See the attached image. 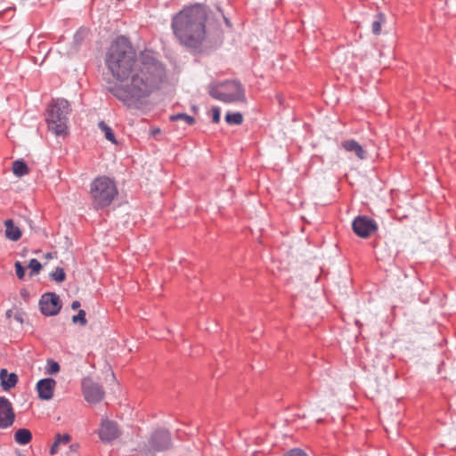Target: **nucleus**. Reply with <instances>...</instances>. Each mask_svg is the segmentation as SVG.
I'll return each instance as SVG.
<instances>
[{
    "label": "nucleus",
    "mask_w": 456,
    "mask_h": 456,
    "mask_svg": "<svg viewBox=\"0 0 456 456\" xmlns=\"http://www.w3.org/2000/svg\"><path fill=\"white\" fill-rule=\"evenodd\" d=\"M105 61L116 79L108 84L106 90L129 110L145 108L149 97L160 88L166 76L161 62L150 53L137 56L124 37L111 44Z\"/></svg>",
    "instance_id": "f257e3e1"
},
{
    "label": "nucleus",
    "mask_w": 456,
    "mask_h": 456,
    "mask_svg": "<svg viewBox=\"0 0 456 456\" xmlns=\"http://www.w3.org/2000/svg\"><path fill=\"white\" fill-rule=\"evenodd\" d=\"M206 10L200 5L184 8L173 19L172 27L177 38L189 47H198L205 39Z\"/></svg>",
    "instance_id": "f03ea898"
},
{
    "label": "nucleus",
    "mask_w": 456,
    "mask_h": 456,
    "mask_svg": "<svg viewBox=\"0 0 456 456\" xmlns=\"http://www.w3.org/2000/svg\"><path fill=\"white\" fill-rule=\"evenodd\" d=\"M90 194L95 208L110 206L118 196L115 183L106 176H101L91 183Z\"/></svg>",
    "instance_id": "7ed1b4c3"
},
{
    "label": "nucleus",
    "mask_w": 456,
    "mask_h": 456,
    "mask_svg": "<svg viewBox=\"0 0 456 456\" xmlns=\"http://www.w3.org/2000/svg\"><path fill=\"white\" fill-rule=\"evenodd\" d=\"M208 94L215 99L225 103L245 102L242 86L235 80L214 82L208 86Z\"/></svg>",
    "instance_id": "20e7f679"
},
{
    "label": "nucleus",
    "mask_w": 456,
    "mask_h": 456,
    "mask_svg": "<svg viewBox=\"0 0 456 456\" xmlns=\"http://www.w3.org/2000/svg\"><path fill=\"white\" fill-rule=\"evenodd\" d=\"M69 113V104L64 99H57L47 111V125L50 131L56 135L67 133V121Z\"/></svg>",
    "instance_id": "39448f33"
},
{
    "label": "nucleus",
    "mask_w": 456,
    "mask_h": 456,
    "mask_svg": "<svg viewBox=\"0 0 456 456\" xmlns=\"http://www.w3.org/2000/svg\"><path fill=\"white\" fill-rule=\"evenodd\" d=\"M82 392L85 400L89 403H98L104 397V390L90 378L82 380Z\"/></svg>",
    "instance_id": "423d86ee"
},
{
    "label": "nucleus",
    "mask_w": 456,
    "mask_h": 456,
    "mask_svg": "<svg viewBox=\"0 0 456 456\" xmlns=\"http://www.w3.org/2000/svg\"><path fill=\"white\" fill-rule=\"evenodd\" d=\"M41 313L46 316L56 315L61 308V304L58 295L55 293H45L39 301Z\"/></svg>",
    "instance_id": "0eeeda50"
},
{
    "label": "nucleus",
    "mask_w": 456,
    "mask_h": 456,
    "mask_svg": "<svg viewBox=\"0 0 456 456\" xmlns=\"http://www.w3.org/2000/svg\"><path fill=\"white\" fill-rule=\"evenodd\" d=\"M121 431L118 424L108 419H102L98 429V436L103 443H110L118 438Z\"/></svg>",
    "instance_id": "6e6552de"
},
{
    "label": "nucleus",
    "mask_w": 456,
    "mask_h": 456,
    "mask_svg": "<svg viewBox=\"0 0 456 456\" xmlns=\"http://www.w3.org/2000/svg\"><path fill=\"white\" fill-rule=\"evenodd\" d=\"M352 228L359 237L367 238L377 230V224L365 216H360L353 221Z\"/></svg>",
    "instance_id": "1a4fd4ad"
},
{
    "label": "nucleus",
    "mask_w": 456,
    "mask_h": 456,
    "mask_svg": "<svg viewBox=\"0 0 456 456\" xmlns=\"http://www.w3.org/2000/svg\"><path fill=\"white\" fill-rule=\"evenodd\" d=\"M14 412L11 402L3 396H0V428H6L12 425L14 421Z\"/></svg>",
    "instance_id": "9d476101"
},
{
    "label": "nucleus",
    "mask_w": 456,
    "mask_h": 456,
    "mask_svg": "<svg viewBox=\"0 0 456 456\" xmlns=\"http://www.w3.org/2000/svg\"><path fill=\"white\" fill-rule=\"evenodd\" d=\"M171 436L168 431L159 430L151 436L150 444L151 449L154 452H161L170 448Z\"/></svg>",
    "instance_id": "9b49d317"
},
{
    "label": "nucleus",
    "mask_w": 456,
    "mask_h": 456,
    "mask_svg": "<svg viewBox=\"0 0 456 456\" xmlns=\"http://www.w3.org/2000/svg\"><path fill=\"white\" fill-rule=\"evenodd\" d=\"M55 386L56 382L53 379H44L39 380L37 384V390L39 398L46 401L52 399Z\"/></svg>",
    "instance_id": "f8f14e48"
},
{
    "label": "nucleus",
    "mask_w": 456,
    "mask_h": 456,
    "mask_svg": "<svg viewBox=\"0 0 456 456\" xmlns=\"http://www.w3.org/2000/svg\"><path fill=\"white\" fill-rule=\"evenodd\" d=\"M341 146L346 151L353 152L360 160H364L367 158V151L353 139L342 142Z\"/></svg>",
    "instance_id": "ddd939ff"
},
{
    "label": "nucleus",
    "mask_w": 456,
    "mask_h": 456,
    "mask_svg": "<svg viewBox=\"0 0 456 456\" xmlns=\"http://www.w3.org/2000/svg\"><path fill=\"white\" fill-rule=\"evenodd\" d=\"M1 387L4 391H9L14 387L18 382V376L15 373H9L7 370H0Z\"/></svg>",
    "instance_id": "4468645a"
},
{
    "label": "nucleus",
    "mask_w": 456,
    "mask_h": 456,
    "mask_svg": "<svg viewBox=\"0 0 456 456\" xmlns=\"http://www.w3.org/2000/svg\"><path fill=\"white\" fill-rule=\"evenodd\" d=\"M5 230H4V235L5 237L12 240V241H17L21 237V231L20 229L14 224L13 220L7 219L4 223Z\"/></svg>",
    "instance_id": "2eb2a0df"
},
{
    "label": "nucleus",
    "mask_w": 456,
    "mask_h": 456,
    "mask_svg": "<svg viewBox=\"0 0 456 456\" xmlns=\"http://www.w3.org/2000/svg\"><path fill=\"white\" fill-rule=\"evenodd\" d=\"M70 440L71 437L68 434H57L55 436V441L50 449V453L52 455L56 454L59 452L60 446L68 444L70 442Z\"/></svg>",
    "instance_id": "dca6fc26"
},
{
    "label": "nucleus",
    "mask_w": 456,
    "mask_h": 456,
    "mask_svg": "<svg viewBox=\"0 0 456 456\" xmlns=\"http://www.w3.org/2000/svg\"><path fill=\"white\" fill-rule=\"evenodd\" d=\"M32 439L31 432L27 428H20L14 434V440L21 445L28 444Z\"/></svg>",
    "instance_id": "f3484780"
},
{
    "label": "nucleus",
    "mask_w": 456,
    "mask_h": 456,
    "mask_svg": "<svg viewBox=\"0 0 456 456\" xmlns=\"http://www.w3.org/2000/svg\"><path fill=\"white\" fill-rule=\"evenodd\" d=\"M12 170L13 175L18 177H21L29 173L28 167L23 160H20V159L15 160L12 163Z\"/></svg>",
    "instance_id": "a211bd4d"
},
{
    "label": "nucleus",
    "mask_w": 456,
    "mask_h": 456,
    "mask_svg": "<svg viewBox=\"0 0 456 456\" xmlns=\"http://www.w3.org/2000/svg\"><path fill=\"white\" fill-rule=\"evenodd\" d=\"M375 20L371 23V31L375 36H379L381 33V27L386 21V16L382 12H379Z\"/></svg>",
    "instance_id": "6ab92c4d"
},
{
    "label": "nucleus",
    "mask_w": 456,
    "mask_h": 456,
    "mask_svg": "<svg viewBox=\"0 0 456 456\" xmlns=\"http://www.w3.org/2000/svg\"><path fill=\"white\" fill-rule=\"evenodd\" d=\"M98 126L100 130L104 134V136L108 141L114 144L117 143L112 129L104 121H100Z\"/></svg>",
    "instance_id": "aec40b11"
},
{
    "label": "nucleus",
    "mask_w": 456,
    "mask_h": 456,
    "mask_svg": "<svg viewBox=\"0 0 456 456\" xmlns=\"http://www.w3.org/2000/svg\"><path fill=\"white\" fill-rule=\"evenodd\" d=\"M225 121L229 125H240L243 122V116L240 112H228L225 115Z\"/></svg>",
    "instance_id": "412c9836"
},
{
    "label": "nucleus",
    "mask_w": 456,
    "mask_h": 456,
    "mask_svg": "<svg viewBox=\"0 0 456 456\" xmlns=\"http://www.w3.org/2000/svg\"><path fill=\"white\" fill-rule=\"evenodd\" d=\"M170 119L172 121L182 120V121H184L185 123H187L188 125H192L195 122V119H194L193 117L189 116V115L184 114V113H179V114H176V115H173V116L170 117Z\"/></svg>",
    "instance_id": "4be33fe9"
},
{
    "label": "nucleus",
    "mask_w": 456,
    "mask_h": 456,
    "mask_svg": "<svg viewBox=\"0 0 456 456\" xmlns=\"http://www.w3.org/2000/svg\"><path fill=\"white\" fill-rule=\"evenodd\" d=\"M50 276L53 281L57 282H62L66 278L64 270L61 267H57L55 271L50 274Z\"/></svg>",
    "instance_id": "5701e85b"
},
{
    "label": "nucleus",
    "mask_w": 456,
    "mask_h": 456,
    "mask_svg": "<svg viewBox=\"0 0 456 456\" xmlns=\"http://www.w3.org/2000/svg\"><path fill=\"white\" fill-rule=\"evenodd\" d=\"M72 322L74 323H80L82 326H85L87 322L86 319V312L84 310H79L77 314L72 317Z\"/></svg>",
    "instance_id": "b1692460"
},
{
    "label": "nucleus",
    "mask_w": 456,
    "mask_h": 456,
    "mask_svg": "<svg viewBox=\"0 0 456 456\" xmlns=\"http://www.w3.org/2000/svg\"><path fill=\"white\" fill-rule=\"evenodd\" d=\"M60 370V365L58 362L53 361V360H48L47 362V372L49 374H56L58 373Z\"/></svg>",
    "instance_id": "393cba45"
},
{
    "label": "nucleus",
    "mask_w": 456,
    "mask_h": 456,
    "mask_svg": "<svg viewBox=\"0 0 456 456\" xmlns=\"http://www.w3.org/2000/svg\"><path fill=\"white\" fill-rule=\"evenodd\" d=\"M28 267L32 270V273H38L42 268L41 264L37 259H31Z\"/></svg>",
    "instance_id": "a878e982"
},
{
    "label": "nucleus",
    "mask_w": 456,
    "mask_h": 456,
    "mask_svg": "<svg viewBox=\"0 0 456 456\" xmlns=\"http://www.w3.org/2000/svg\"><path fill=\"white\" fill-rule=\"evenodd\" d=\"M16 275L19 279H23L25 275V269L20 262L15 263Z\"/></svg>",
    "instance_id": "bb28decb"
},
{
    "label": "nucleus",
    "mask_w": 456,
    "mask_h": 456,
    "mask_svg": "<svg viewBox=\"0 0 456 456\" xmlns=\"http://www.w3.org/2000/svg\"><path fill=\"white\" fill-rule=\"evenodd\" d=\"M212 113H213V116H212L213 122L218 123L220 121V109L218 107H214L212 109Z\"/></svg>",
    "instance_id": "cd10ccee"
},
{
    "label": "nucleus",
    "mask_w": 456,
    "mask_h": 456,
    "mask_svg": "<svg viewBox=\"0 0 456 456\" xmlns=\"http://www.w3.org/2000/svg\"><path fill=\"white\" fill-rule=\"evenodd\" d=\"M24 315L25 314L21 311H16L13 314V317L16 322L22 324L24 322Z\"/></svg>",
    "instance_id": "c85d7f7f"
},
{
    "label": "nucleus",
    "mask_w": 456,
    "mask_h": 456,
    "mask_svg": "<svg viewBox=\"0 0 456 456\" xmlns=\"http://www.w3.org/2000/svg\"><path fill=\"white\" fill-rule=\"evenodd\" d=\"M285 456H307L305 452L299 449L289 451Z\"/></svg>",
    "instance_id": "c756f323"
},
{
    "label": "nucleus",
    "mask_w": 456,
    "mask_h": 456,
    "mask_svg": "<svg viewBox=\"0 0 456 456\" xmlns=\"http://www.w3.org/2000/svg\"><path fill=\"white\" fill-rule=\"evenodd\" d=\"M79 307H80V302H79V301L75 300V301H73V302H72V304H71V308H72L73 310H77V308H79Z\"/></svg>",
    "instance_id": "7c9ffc66"
},
{
    "label": "nucleus",
    "mask_w": 456,
    "mask_h": 456,
    "mask_svg": "<svg viewBox=\"0 0 456 456\" xmlns=\"http://www.w3.org/2000/svg\"><path fill=\"white\" fill-rule=\"evenodd\" d=\"M13 311L12 310H8L5 314L6 317L7 318H11L12 316H13Z\"/></svg>",
    "instance_id": "2f4dec72"
},
{
    "label": "nucleus",
    "mask_w": 456,
    "mask_h": 456,
    "mask_svg": "<svg viewBox=\"0 0 456 456\" xmlns=\"http://www.w3.org/2000/svg\"><path fill=\"white\" fill-rule=\"evenodd\" d=\"M45 257H46V258H51V257H52V253H47V254L45 255Z\"/></svg>",
    "instance_id": "473e14b6"
},
{
    "label": "nucleus",
    "mask_w": 456,
    "mask_h": 456,
    "mask_svg": "<svg viewBox=\"0 0 456 456\" xmlns=\"http://www.w3.org/2000/svg\"><path fill=\"white\" fill-rule=\"evenodd\" d=\"M21 295H22V297H26V295H27L26 291H22Z\"/></svg>",
    "instance_id": "72a5a7b5"
},
{
    "label": "nucleus",
    "mask_w": 456,
    "mask_h": 456,
    "mask_svg": "<svg viewBox=\"0 0 456 456\" xmlns=\"http://www.w3.org/2000/svg\"><path fill=\"white\" fill-rule=\"evenodd\" d=\"M110 375H111L112 379H113V380H115V375H114V373H113V372H111V374H110Z\"/></svg>",
    "instance_id": "f704fd0d"
},
{
    "label": "nucleus",
    "mask_w": 456,
    "mask_h": 456,
    "mask_svg": "<svg viewBox=\"0 0 456 456\" xmlns=\"http://www.w3.org/2000/svg\"><path fill=\"white\" fill-rule=\"evenodd\" d=\"M356 324L361 326V323L359 322V321H356Z\"/></svg>",
    "instance_id": "c9c22d12"
}]
</instances>
